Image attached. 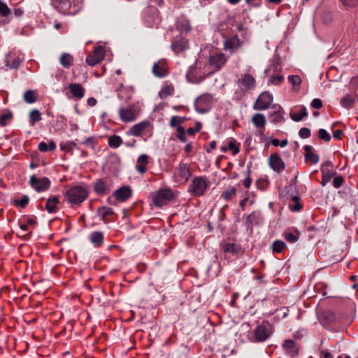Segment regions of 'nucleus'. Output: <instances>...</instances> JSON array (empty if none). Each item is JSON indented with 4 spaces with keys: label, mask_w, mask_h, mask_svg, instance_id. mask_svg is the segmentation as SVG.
I'll return each instance as SVG.
<instances>
[{
    "label": "nucleus",
    "mask_w": 358,
    "mask_h": 358,
    "mask_svg": "<svg viewBox=\"0 0 358 358\" xmlns=\"http://www.w3.org/2000/svg\"><path fill=\"white\" fill-rule=\"evenodd\" d=\"M131 189L129 186H122L117 189H116L113 196L120 201L124 202L126 201L131 196Z\"/></svg>",
    "instance_id": "16"
},
{
    "label": "nucleus",
    "mask_w": 358,
    "mask_h": 358,
    "mask_svg": "<svg viewBox=\"0 0 358 358\" xmlns=\"http://www.w3.org/2000/svg\"><path fill=\"white\" fill-rule=\"evenodd\" d=\"M299 200V197L297 196L292 197L291 202L289 203V208L292 211L298 212L302 208Z\"/></svg>",
    "instance_id": "37"
},
{
    "label": "nucleus",
    "mask_w": 358,
    "mask_h": 358,
    "mask_svg": "<svg viewBox=\"0 0 358 358\" xmlns=\"http://www.w3.org/2000/svg\"><path fill=\"white\" fill-rule=\"evenodd\" d=\"M222 250L224 252H231L232 254H237L239 251L238 247L234 244V243H225L223 247Z\"/></svg>",
    "instance_id": "43"
},
{
    "label": "nucleus",
    "mask_w": 358,
    "mask_h": 358,
    "mask_svg": "<svg viewBox=\"0 0 358 358\" xmlns=\"http://www.w3.org/2000/svg\"><path fill=\"white\" fill-rule=\"evenodd\" d=\"M38 150L41 152H47L49 150L48 148V144L45 142H41L38 144Z\"/></svg>",
    "instance_id": "63"
},
{
    "label": "nucleus",
    "mask_w": 358,
    "mask_h": 358,
    "mask_svg": "<svg viewBox=\"0 0 358 358\" xmlns=\"http://www.w3.org/2000/svg\"><path fill=\"white\" fill-rule=\"evenodd\" d=\"M175 182L178 185L186 183L191 177L189 166L187 164L180 162L173 173Z\"/></svg>",
    "instance_id": "4"
},
{
    "label": "nucleus",
    "mask_w": 358,
    "mask_h": 358,
    "mask_svg": "<svg viewBox=\"0 0 358 358\" xmlns=\"http://www.w3.org/2000/svg\"><path fill=\"white\" fill-rule=\"evenodd\" d=\"M97 214L103 222H106V217L113 214V210L111 208L102 206L98 208Z\"/></svg>",
    "instance_id": "32"
},
{
    "label": "nucleus",
    "mask_w": 358,
    "mask_h": 358,
    "mask_svg": "<svg viewBox=\"0 0 358 358\" xmlns=\"http://www.w3.org/2000/svg\"><path fill=\"white\" fill-rule=\"evenodd\" d=\"M176 26V29L181 33H187L191 30L189 21L185 17H178Z\"/></svg>",
    "instance_id": "25"
},
{
    "label": "nucleus",
    "mask_w": 358,
    "mask_h": 358,
    "mask_svg": "<svg viewBox=\"0 0 358 358\" xmlns=\"http://www.w3.org/2000/svg\"><path fill=\"white\" fill-rule=\"evenodd\" d=\"M321 185L325 186L331 179L332 176L336 173L334 171H322Z\"/></svg>",
    "instance_id": "42"
},
{
    "label": "nucleus",
    "mask_w": 358,
    "mask_h": 358,
    "mask_svg": "<svg viewBox=\"0 0 358 358\" xmlns=\"http://www.w3.org/2000/svg\"><path fill=\"white\" fill-rule=\"evenodd\" d=\"M187 48H188V41L182 36L176 37L171 43V49L177 54Z\"/></svg>",
    "instance_id": "17"
},
{
    "label": "nucleus",
    "mask_w": 358,
    "mask_h": 358,
    "mask_svg": "<svg viewBox=\"0 0 358 358\" xmlns=\"http://www.w3.org/2000/svg\"><path fill=\"white\" fill-rule=\"evenodd\" d=\"M174 89L171 85L164 86L159 92V96L163 99L173 94Z\"/></svg>",
    "instance_id": "44"
},
{
    "label": "nucleus",
    "mask_w": 358,
    "mask_h": 358,
    "mask_svg": "<svg viewBox=\"0 0 358 358\" xmlns=\"http://www.w3.org/2000/svg\"><path fill=\"white\" fill-rule=\"evenodd\" d=\"M119 116L122 122H129L136 120V114L133 107L120 108L119 110Z\"/></svg>",
    "instance_id": "18"
},
{
    "label": "nucleus",
    "mask_w": 358,
    "mask_h": 358,
    "mask_svg": "<svg viewBox=\"0 0 358 358\" xmlns=\"http://www.w3.org/2000/svg\"><path fill=\"white\" fill-rule=\"evenodd\" d=\"M11 117L9 113H3L0 116V126L4 127L7 124V120Z\"/></svg>",
    "instance_id": "61"
},
{
    "label": "nucleus",
    "mask_w": 358,
    "mask_h": 358,
    "mask_svg": "<svg viewBox=\"0 0 358 358\" xmlns=\"http://www.w3.org/2000/svg\"><path fill=\"white\" fill-rule=\"evenodd\" d=\"M334 165L330 161L324 162L321 166V171H334L333 170Z\"/></svg>",
    "instance_id": "60"
},
{
    "label": "nucleus",
    "mask_w": 358,
    "mask_h": 358,
    "mask_svg": "<svg viewBox=\"0 0 358 358\" xmlns=\"http://www.w3.org/2000/svg\"><path fill=\"white\" fill-rule=\"evenodd\" d=\"M275 109V111L271 113L269 115L270 121L272 123L276 124L280 122L284 119V111L281 106L274 105L272 106Z\"/></svg>",
    "instance_id": "23"
},
{
    "label": "nucleus",
    "mask_w": 358,
    "mask_h": 358,
    "mask_svg": "<svg viewBox=\"0 0 358 358\" xmlns=\"http://www.w3.org/2000/svg\"><path fill=\"white\" fill-rule=\"evenodd\" d=\"M76 143L73 141H67L64 143L60 144L61 149L64 150H71L73 148H76Z\"/></svg>",
    "instance_id": "54"
},
{
    "label": "nucleus",
    "mask_w": 358,
    "mask_h": 358,
    "mask_svg": "<svg viewBox=\"0 0 358 358\" xmlns=\"http://www.w3.org/2000/svg\"><path fill=\"white\" fill-rule=\"evenodd\" d=\"M90 241L95 245H100L103 241V234L100 231H94L90 234Z\"/></svg>",
    "instance_id": "33"
},
{
    "label": "nucleus",
    "mask_w": 358,
    "mask_h": 358,
    "mask_svg": "<svg viewBox=\"0 0 358 358\" xmlns=\"http://www.w3.org/2000/svg\"><path fill=\"white\" fill-rule=\"evenodd\" d=\"M241 45V42L236 35L227 38L224 43V49L231 52H235Z\"/></svg>",
    "instance_id": "21"
},
{
    "label": "nucleus",
    "mask_w": 358,
    "mask_h": 358,
    "mask_svg": "<svg viewBox=\"0 0 358 358\" xmlns=\"http://www.w3.org/2000/svg\"><path fill=\"white\" fill-rule=\"evenodd\" d=\"M59 201L57 196H50L45 203V209L49 213H55L59 210Z\"/></svg>",
    "instance_id": "24"
},
{
    "label": "nucleus",
    "mask_w": 358,
    "mask_h": 358,
    "mask_svg": "<svg viewBox=\"0 0 358 358\" xmlns=\"http://www.w3.org/2000/svg\"><path fill=\"white\" fill-rule=\"evenodd\" d=\"M29 198L27 195H24L20 199H15L14 203L15 206L24 208L29 203Z\"/></svg>",
    "instance_id": "48"
},
{
    "label": "nucleus",
    "mask_w": 358,
    "mask_h": 358,
    "mask_svg": "<svg viewBox=\"0 0 358 358\" xmlns=\"http://www.w3.org/2000/svg\"><path fill=\"white\" fill-rule=\"evenodd\" d=\"M29 117V124L34 126L36 122L41 120V113L37 109H34L30 111Z\"/></svg>",
    "instance_id": "34"
},
{
    "label": "nucleus",
    "mask_w": 358,
    "mask_h": 358,
    "mask_svg": "<svg viewBox=\"0 0 358 358\" xmlns=\"http://www.w3.org/2000/svg\"><path fill=\"white\" fill-rule=\"evenodd\" d=\"M174 196L171 189H162L152 196V202L157 207H162L171 201Z\"/></svg>",
    "instance_id": "5"
},
{
    "label": "nucleus",
    "mask_w": 358,
    "mask_h": 358,
    "mask_svg": "<svg viewBox=\"0 0 358 358\" xmlns=\"http://www.w3.org/2000/svg\"><path fill=\"white\" fill-rule=\"evenodd\" d=\"M200 64L196 63V66L189 67L186 73L187 80L192 83H199L202 82L207 76L211 74L210 71H202Z\"/></svg>",
    "instance_id": "2"
},
{
    "label": "nucleus",
    "mask_w": 358,
    "mask_h": 358,
    "mask_svg": "<svg viewBox=\"0 0 358 358\" xmlns=\"http://www.w3.org/2000/svg\"><path fill=\"white\" fill-rule=\"evenodd\" d=\"M318 137L326 142H329L331 140L330 134L324 129H319Z\"/></svg>",
    "instance_id": "51"
},
{
    "label": "nucleus",
    "mask_w": 358,
    "mask_h": 358,
    "mask_svg": "<svg viewBox=\"0 0 358 358\" xmlns=\"http://www.w3.org/2000/svg\"><path fill=\"white\" fill-rule=\"evenodd\" d=\"M24 101L27 103H33L36 101V94L34 90H27L24 93Z\"/></svg>",
    "instance_id": "39"
},
{
    "label": "nucleus",
    "mask_w": 358,
    "mask_h": 358,
    "mask_svg": "<svg viewBox=\"0 0 358 358\" xmlns=\"http://www.w3.org/2000/svg\"><path fill=\"white\" fill-rule=\"evenodd\" d=\"M69 89L72 96L78 100L81 99L85 96V90L84 87L79 83H71Z\"/></svg>",
    "instance_id": "22"
},
{
    "label": "nucleus",
    "mask_w": 358,
    "mask_h": 358,
    "mask_svg": "<svg viewBox=\"0 0 358 358\" xmlns=\"http://www.w3.org/2000/svg\"><path fill=\"white\" fill-rule=\"evenodd\" d=\"M344 182V178L341 176H337L334 178L333 185L334 188H340Z\"/></svg>",
    "instance_id": "56"
},
{
    "label": "nucleus",
    "mask_w": 358,
    "mask_h": 358,
    "mask_svg": "<svg viewBox=\"0 0 358 358\" xmlns=\"http://www.w3.org/2000/svg\"><path fill=\"white\" fill-rule=\"evenodd\" d=\"M310 106L315 109H320L322 106V102L321 99L315 98L312 101Z\"/></svg>",
    "instance_id": "62"
},
{
    "label": "nucleus",
    "mask_w": 358,
    "mask_h": 358,
    "mask_svg": "<svg viewBox=\"0 0 358 358\" xmlns=\"http://www.w3.org/2000/svg\"><path fill=\"white\" fill-rule=\"evenodd\" d=\"M308 115L306 108L303 106L301 107V109L299 113L296 112H291L290 117L294 122H299L303 117Z\"/></svg>",
    "instance_id": "30"
},
{
    "label": "nucleus",
    "mask_w": 358,
    "mask_h": 358,
    "mask_svg": "<svg viewBox=\"0 0 358 358\" xmlns=\"http://www.w3.org/2000/svg\"><path fill=\"white\" fill-rule=\"evenodd\" d=\"M148 164V156L147 155H141L137 159L136 164V169L141 174H143L147 171V165Z\"/></svg>",
    "instance_id": "26"
},
{
    "label": "nucleus",
    "mask_w": 358,
    "mask_h": 358,
    "mask_svg": "<svg viewBox=\"0 0 358 358\" xmlns=\"http://www.w3.org/2000/svg\"><path fill=\"white\" fill-rule=\"evenodd\" d=\"M236 189L234 187H231L229 189L224 191L222 194V198L224 199L226 201H228L231 199L233 196L236 195Z\"/></svg>",
    "instance_id": "41"
},
{
    "label": "nucleus",
    "mask_w": 358,
    "mask_h": 358,
    "mask_svg": "<svg viewBox=\"0 0 358 358\" xmlns=\"http://www.w3.org/2000/svg\"><path fill=\"white\" fill-rule=\"evenodd\" d=\"M20 62L18 58H16L12 61V62H10L8 59H6V66L10 69H17L20 66Z\"/></svg>",
    "instance_id": "52"
},
{
    "label": "nucleus",
    "mask_w": 358,
    "mask_h": 358,
    "mask_svg": "<svg viewBox=\"0 0 358 358\" xmlns=\"http://www.w3.org/2000/svg\"><path fill=\"white\" fill-rule=\"evenodd\" d=\"M268 164L271 169L278 173H282L285 169V164L276 153L270 155L268 157Z\"/></svg>",
    "instance_id": "13"
},
{
    "label": "nucleus",
    "mask_w": 358,
    "mask_h": 358,
    "mask_svg": "<svg viewBox=\"0 0 358 358\" xmlns=\"http://www.w3.org/2000/svg\"><path fill=\"white\" fill-rule=\"evenodd\" d=\"M177 137L182 143L187 141L185 130L182 126L177 127Z\"/></svg>",
    "instance_id": "49"
},
{
    "label": "nucleus",
    "mask_w": 358,
    "mask_h": 358,
    "mask_svg": "<svg viewBox=\"0 0 358 358\" xmlns=\"http://www.w3.org/2000/svg\"><path fill=\"white\" fill-rule=\"evenodd\" d=\"M281 64L280 62V59L278 57L273 58L272 61V64L269 66L268 69L265 70V73H266L269 71H273L274 73H278L281 71Z\"/></svg>",
    "instance_id": "38"
},
{
    "label": "nucleus",
    "mask_w": 358,
    "mask_h": 358,
    "mask_svg": "<svg viewBox=\"0 0 358 358\" xmlns=\"http://www.w3.org/2000/svg\"><path fill=\"white\" fill-rule=\"evenodd\" d=\"M105 57V49L103 46L94 48L93 52L86 57V62L90 66H94L100 63Z\"/></svg>",
    "instance_id": "12"
},
{
    "label": "nucleus",
    "mask_w": 358,
    "mask_h": 358,
    "mask_svg": "<svg viewBox=\"0 0 358 358\" xmlns=\"http://www.w3.org/2000/svg\"><path fill=\"white\" fill-rule=\"evenodd\" d=\"M29 184L36 192H40L49 189L50 186V180L46 177L38 178L36 176L33 175L30 177Z\"/></svg>",
    "instance_id": "9"
},
{
    "label": "nucleus",
    "mask_w": 358,
    "mask_h": 358,
    "mask_svg": "<svg viewBox=\"0 0 358 358\" xmlns=\"http://www.w3.org/2000/svg\"><path fill=\"white\" fill-rule=\"evenodd\" d=\"M185 120V117H179V116H173L170 120L171 127H178L180 126V124L183 122Z\"/></svg>",
    "instance_id": "50"
},
{
    "label": "nucleus",
    "mask_w": 358,
    "mask_h": 358,
    "mask_svg": "<svg viewBox=\"0 0 358 358\" xmlns=\"http://www.w3.org/2000/svg\"><path fill=\"white\" fill-rule=\"evenodd\" d=\"M310 130L308 128L303 127L299 131V136L301 138H308L310 136Z\"/></svg>",
    "instance_id": "58"
},
{
    "label": "nucleus",
    "mask_w": 358,
    "mask_h": 358,
    "mask_svg": "<svg viewBox=\"0 0 358 358\" xmlns=\"http://www.w3.org/2000/svg\"><path fill=\"white\" fill-rule=\"evenodd\" d=\"M64 195L70 203L79 205L87 198L88 190L84 185H76L67 189Z\"/></svg>",
    "instance_id": "1"
},
{
    "label": "nucleus",
    "mask_w": 358,
    "mask_h": 358,
    "mask_svg": "<svg viewBox=\"0 0 358 358\" xmlns=\"http://www.w3.org/2000/svg\"><path fill=\"white\" fill-rule=\"evenodd\" d=\"M284 237L289 243H294L299 239V233L297 232L295 234L294 233L285 232L284 234Z\"/></svg>",
    "instance_id": "47"
},
{
    "label": "nucleus",
    "mask_w": 358,
    "mask_h": 358,
    "mask_svg": "<svg viewBox=\"0 0 358 358\" xmlns=\"http://www.w3.org/2000/svg\"><path fill=\"white\" fill-rule=\"evenodd\" d=\"M152 73L155 76L159 78L166 76L167 74L166 61L164 59H161L155 63L152 66Z\"/></svg>",
    "instance_id": "20"
},
{
    "label": "nucleus",
    "mask_w": 358,
    "mask_h": 358,
    "mask_svg": "<svg viewBox=\"0 0 358 358\" xmlns=\"http://www.w3.org/2000/svg\"><path fill=\"white\" fill-rule=\"evenodd\" d=\"M66 118L63 115H58L57 117V122L59 123L61 127L66 124Z\"/></svg>",
    "instance_id": "64"
},
{
    "label": "nucleus",
    "mask_w": 358,
    "mask_h": 358,
    "mask_svg": "<svg viewBox=\"0 0 358 358\" xmlns=\"http://www.w3.org/2000/svg\"><path fill=\"white\" fill-rule=\"evenodd\" d=\"M94 191L98 194H106L108 192L109 188L105 180L99 179L94 183Z\"/></svg>",
    "instance_id": "27"
},
{
    "label": "nucleus",
    "mask_w": 358,
    "mask_h": 358,
    "mask_svg": "<svg viewBox=\"0 0 358 358\" xmlns=\"http://www.w3.org/2000/svg\"><path fill=\"white\" fill-rule=\"evenodd\" d=\"M238 87L243 92H248L253 90L256 85L255 78L248 73L241 75V77L237 80Z\"/></svg>",
    "instance_id": "10"
},
{
    "label": "nucleus",
    "mask_w": 358,
    "mask_h": 358,
    "mask_svg": "<svg viewBox=\"0 0 358 358\" xmlns=\"http://www.w3.org/2000/svg\"><path fill=\"white\" fill-rule=\"evenodd\" d=\"M354 102L355 97L350 94H346L340 101L341 105L345 108H352Z\"/></svg>",
    "instance_id": "36"
},
{
    "label": "nucleus",
    "mask_w": 358,
    "mask_h": 358,
    "mask_svg": "<svg viewBox=\"0 0 358 358\" xmlns=\"http://www.w3.org/2000/svg\"><path fill=\"white\" fill-rule=\"evenodd\" d=\"M345 7L355 8L358 6V0H340Z\"/></svg>",
    "instance_id": "55"
},
{
    "label": "nucleus",
    "mask_w": 358,
    "mask_h": 358,
    "mask_svg": "<svg viewBox=\"0 0 358 358\" xmlns=\"http://www.w3.org/2000/svg\"><path fill=\"white\" fill-rule=\"evenodd\" d=\"M213 97L208 94L199 96L194 101L195 110L201 114L208 113L211 108Z\"/></svg>",
    "instance_id": "6"
},
{
    "label": "nucleus",
    "mask_w": 358,
    "mask_h": 358,
    "mask_svg": "<svg viewBox=\"0 0 358 358\" xmlns=\"http://www.w3.org/2000/svg\"><path fill=\"white\" fill-rule=\"evenodd\" d=\"M284 80V77L282 75H277L275 76H271L268 82V85H280Z\"/></svg>",
    "instance_id": "46"
},
{
    "label": "nucleus",
    "mask_w": 358,
    "mask_h": 358,
    "mask_svg": "<svg viewBox=\"0 0 358 358\" xmlns=\"http://www.w3.org/2000/svg\"><path fill=\"white\" fill-rule=\"evenodd\" d=\"M253 334L256 342H264L270 337L271 332L268 326L262 324L256 327Z\"/></svg>",
    "instance_id": "15"
},
{
    "label": "nucleus",
    "mask_w": 358,
    "mask_h": 358,
    "mask_svg": "<svg viewBox=\"0 0 358 358\" xmlns=\"http://www.w3.org/2000/svg\"><path fill=\"white\" fill-rule=\"evenodd\" d=\"M228 148L230 150L233 155H237L239 152V147L236 145L235 141H230L228 143Z\"/></svg>",
    "instance_id": "53"
},
{
    "label": "nucleus",
    "mask_w": 358,
    "mask_h": 358,
    "mask_svg": "<svg viewBox=\"0 0 358 358\" xmlns=\"http://www.w3.org/2000/svg\"><path fill=\"white\" fill-rule=\"evenodd\" d=\"M286 248V244L281 240L275 241L272 245L271 249L273 252H281Z\"/></svg>",
    "instance_id": "40"
},
{
    "label": "nucleus",
    "mask_w": 358,
    "mask_h": 358,
    "mask_svg": "<svg viewBox=\"0 0 358 358\" xmlns=\"http://www.w3.org/2000/svg\"><path fill=\"white\" fill-rule=\"evenodd\" d=\"M288 80L294 86H299L301 83V78L297 76H289L288 77Z\"/></svg>",
    "instance_id": "57"
},
{
    "label": "nucleus",
    "mask_w": 358,
    "mask_h": 358,
    "mask_svg": "<svg viewBox=\"0 0 358 358\" xmlns=\"http://www.w3.org/2000/svg\"><path fill=\"white\" fill-rule=\"evenodd\" d=\"M59 62L64 68H69L73 64V57L69 53H63L60 56Z\"/></svg>",
    "instance_id": "35"
},
{
    "label": "nucleus",
    "mask_w": 358,
    "mask_h": 358,
    "mask_svg": "<svg viewBox=\"0 0 358 358\" xmlns=\"http://www.w3.org/2000/svg\"><path fill=\"white\" fill-rule=\"evenodd\" d=\"M122 143L123 141L122 138L117 135H112L108 138V144L109 147L113 148H118Z\"/></svg>",
    "instance_id": "31"
},
{
    "label": "nucleus",
    "mask_w": 358,
    "mask_h": 358,
    "mask_svg": "<svg viewBox=\"0 0 358 358\" xmlns=\"http://www.w3.org/2000/svg\"><path fill=\"white\" fill-rule=\"evenodd\" d=\"M11 13L10 9L3 1L0 0V15L3 17H7Z\"/></svg>",
    "instance_id": "45"
},
{
    "label": "nucleus",
    "mask_w": 358,
    "mask_h": 358,
    "mask_svg": "<svg viewBox=\"0 0 358 358\" xmlns=\"http://www.w3.org/2000/svg\"><path fill=\"white\" fill-rule=\"evenodd\" d=\"M207 189V182L205 177L197 176L194 178L189 184L188 192L194 196H201Z\"/></svg>",
    "instance_id": "3"
},
{
    "label": "nucleus",
    "mask_w": 358,
    "mask_h": 358,
    "mask_svg": "<svg viewBox=\"0 0 358 358\" xmlns=\"http://www.w3.org/2000/svg\"><path fill=\"white\" fill-rule=\"evenodd\" d=\"M75 0H52V3L55 9L64 14H74V10H71L74 5Z\"/></svg>",
    "instance_id": "11"
},
{
    "label": "nucleus",
    "mask_w": 358,
    "mask_h": 358,
    "mask_svg": "<svg viewBox=\"0 0 358 358\" xmlns=\"http://www.w3.org/2000/svg\"><path fill=\"white\" fill-rule=\"evenodd\" d=\"M149 122L148 121H142L138 124L133 125L130 129L127 131V134L131 135L134 136H140L143 134V131L149 126Z\"/></svg>",
    "instance_id": "19"
},
{
    "label": "nucleus",
    "mask_w": 358,
    "mask_h": 358,
    "mask_svg": "<svg viewBox=\"0 0 358 358\" xmlns=\"http://www.w3.org/2000/svg\"><path fill=\"white\" fill-rule=\"evenodd\" d=\"M258 217H259L258 213H257L255 212H252V213H250V215H248L247 216L246 221H247V222L252 224L257 222L256 220L258 218Z\"/></svg>",
    "instance_id": "59"
},
{
    "label": "nucleus",
    "mask_w": 358,
    "mask_h": 358,
    "mask_svg": "<svg viewBox=\"0 0 358 358\" xmlns=\"http://www.w3.org/2000/svg\"><path fill=\"white\" fill-rule=\"evenodd\" d=\"M273 95L268 92H264L257 99L254 103L253 108L257 110L267 109L273 101Z\"/></svg>",
    "instance_id": "8"
},
{
    "label": "nucleus",
    "mask_w": 358,
    "mask_h": 358,
    "mask_svg": "<svg viewBox=\"0 0 358 358\" xmlns=\"http://www.w3.org/2000/svg\"><path fill=\"white\" fill-rule=\"evenodd\" d=\"M227 61V57L222 52L212 55L209 57L208 64L212 69L211 73L218 71L222 68Z\"/></svg>",
    "instance_id": "7"
},
{
    "label": "nucleus",
    "mask_w": 358,
    "mask_h": 358,
    "mask_svg": "<svg viewBox=\"0 0 358 358\" xmlns=\"http://www.w3.org/2000/svg\"><path fill=\"white\" fill-rule=\"evenodd\" d=\"M252 122L257 128H262L266 124V118L263 114L257 113L252 117Z\"/></svg>",
    "instance_id": "29"
},
{
    "label": "nucleus",
    "mask_w": 358,
    "mask_h": 358,
    "mask_svg": "<svg viewBox=\"0 0 358 358\" xmlns=\"http://www.w3.org/2000/svg\"><path fill=\"white\" fill-rule=\"evenodd\" d=\"M282 348L285 354L290 357H294L299 355L300 346L293 340H285Z\"/></svg>",
    "instance_id": "14"
},
{
    "label": "nucleus",
    "mask_w": 358,
    "mask_h": 358,
    "mask_svg": "<svg viewBox=\"0 0 358 358\" xmlns=\"http://www.w3.org/2000/svg\"><path fill=\"white\" fill-rule=\"evenodd\" d=\"M304 150L306 152L305 158L306 161L310 162L313 164L318 162L319 156L312 152V147L310 145H305Z\"/></svg>",
    "instance_id": "28"
}]
</instances>
